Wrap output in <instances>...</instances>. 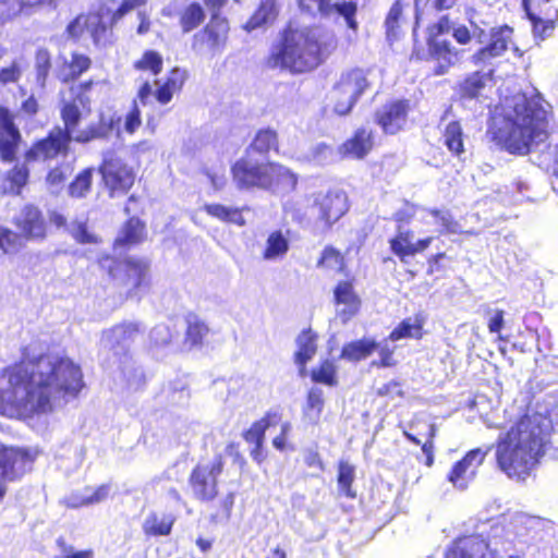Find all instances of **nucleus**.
<instances>
[{
	"instance_id": "nucleus-1",
	"label": "nucleus",
	"mask_w": 558,
	"mask_h": 558,
	"mask_svg": "<svg viewBox=\"0 0 558 558\" xmlns=\"http://www.w3.org/2000/svg\"><path fill=\"white\" fill-rule=\"evenodd\" d=\"M80 365L58 353L25 359L0 376V413L10 418L48 414L83 388Z\"/></svg>"
},
{
	"instance_id": "nucleus-2",
	"label": "nucleus",
	"mask_w": 558,
	"mask_h": 558,
	"mask_svg": "<svg viewBox=\"0 0 558 558\" xmlns=\"http://www.w3.org/2000/svg\"><path fill=\"white\" fill-rule=\"evenodd\" d=\"M549 117L542 99L518 93L495 107L486 135L498 148L525 156L549 138Z\"/></svg>"
},
{
	"instance_id": "nucleus-3",
	"label": "nucleus",
	"mask_w": 558,
	"mask_h": 558,
	"mask_svg": "<svg viewBox=\"0 0 558 558\" xmlns=\"http://www.w3.org/2000/svg\"><path fill=\"white\" fill-rule=\"evenodd\" d=\"M554 432L548 415L526 411L495 442L498 469L509 478L524 481L545 456Z\"/></svg>"
},
{
	"instance_id": "nucleus-4",
	"label": "nucleus",
	"mask_w": 558,
	"mask_h": 558,
	"mask_svg": "<svg viewBox=\"0 0 558 558\" xmlns=\"http://www.w3.org/2000/svg\"><path fill=\"white\" fill-rule=\"evenodd\" d=\"M338 48L333 33L314 34L286 28L281 34V68L292 73L310 72L324 63Z\"/></svg>"
},
{
	"instance_id": "nucleus-5",
	"label": "nucleus",
	"mask_w": 558,
	"mask_h": 558,
	"mask_svg": "<svg viewBox=\"0 0 558 558\" xmlns=\"http://www.w3.org/2000/svg\"><path fill=\"white\" fill-rule=\"evenodd\" d=\"M253 150L266 155L264 159L239 160L232 168L233 179L241 189L250 186L268 187L278 175V167L272 157L278 156L279 140L276 131H259L252 144Z\"/></svg>"
},
{
	"instance_id": "nucleus-6",
	"label": "nucleus",
	"mask_w": 558,
	"mask_h": 558,
	"mask_svg": "<svg viewBox=\"0 0 558 558\" xmlns=\"http://www.w3.org/2000/svg\"><path fill=\"white\" fill-rule=\"evenodd\" d=\"M81 116V110L75 101L63 104L61 118L64 123V130L62 131L69 141L88 143L94 140L107 138L121 120L117 114L106 116L101 113L97 123L89 124L84 130H77Z\"/></svg>"
},
{
	"instance_id": "nucleus-7",
	"label": "nucleus",
	"mask_w": 558,
	"mask_h": 558,
	"mask_svg": "<svg viewBox=\"0 0 558 558\" xmlns=\"http://www.w3.org/2000/svg\"><path fill=\"white\" fill-rule=\"evenodd\" d=\"M140 333V324L123 323L104 331L100 340L101 348L112 352L114 357L112 364L118 363V367L123 376L126 377L129 385H132L131 373L133 372V365L128 351L130 344L138 337ZM134 372H136V369H134Z\"/></svg>"
},
{
	"instance_id": "nucleus-8",
	"label": "nucleus",
	"mask_w": 558,
	"mask_h": 558,
	"mask_svg": "<svg viewBox=\"0 0 558 558\" xmlns=\"http://www.w3.org/2000/svg\"><path fill=\"white\" fill-rule=\"evenodd\" d=\"M367 74L368 71L361 68H352L341 73L332 88L336 114H349L362 95L371 88Z\"/></svg>"
},
{
	"instance_id": "nucleus-9",
	"label": "nucleus",
	"mask_w": 558,
	"mask_h": 558,
	"mask_svg": "<svg viewBox=\"0 0 558 558\" xmlns=\"http://www.w3.org/2000/svg\"><path fill=\"white\" fill-rule=\"evenodd\" d=\"M38 456L35 448L12 447L0 442V501L7 494V482L21 478L31 471Z\"/></svg>"
},
{
	"instance_id": "nucleus-10",
	"label": "nucleus",
	"mask_w": 558,
	"mask_h": 558,
	"mask_svg": "<svg viewBox=\"0 0 558 558\" xmlns=\"http://www.w3.org/2000/svg\"><path fill=\"white\" fill-rule=\"evenodd\" d=\"M222 469L223 463L219 457L207 463L197 464L193 469L189 477V485L195 499L209 502L217 497V480Z\"/></svg>"
},
{
	"instance_id": "nucleus-11",
	"label": "nucleus",
	"mask_w": 558,
	"mask_h": 558,
	"mask_svg": "<svg viewBox=\"0 0 558 558\" xmlns=\"http://www.w3.org/2000/svg\"><path fill=\"white\" fill-rule=\"evenodd\" d=\"M332 304L342 324H348L360 315L363 300L356 290V278L353 275H347L344 279L336 282L332 288Z\"/></svg>"
},
{
	"instance_id": "nucleus-12",
	"label": "nucleus",
	"mask_w": 558,
	"mask_h": 558,
	"mask_svg": "<svg viewBox=\"0 0 558 558\" xmlns=\"http://www.w3.org/2000/svg\"><path fill=\"white\" fill-rule=\"evenodd\" d=\"M105 10L110 12L109 9L99 7L97 12L77 15L65 28L68 38L78 40L86 32L96 46L106 45L109 41L110 33L108 22L105 20Z\"/></svg>"
},
{
	"instance_id": "nucleus-13",
	"label": "nucleus",
	"mask_w": 558,
	"mask_h": 558,
	"mask_svg": "<svg viewBox=\"0 0 558 558\" xmlns=\"http://www.w3.org/2000/svg\"><path fill=\"white\" fill-rule=\"evenodd\" d=\"M412 104L407 98L387 100L374 113V121L386 135L403 132L409 123Z\"/></svg>"
},
{
	"instance_id": "nucleus-14",
	"label": "nucleus",
	"mask_w": 558,
	"mask_h": 558,
	"mask_svg": "<svg viewBox=\"0 0 558 558\" xmlns=\"http://www.w3.org/2000/svg\"><path fill=\"white\" fill-rule=\"evenodd\" d=\"M333 0H295L301 13L315 17L329 16L336 12L342 16L349 29L356 34L359 22L356 20L357 4L354 1L335 2Z\"/></svg>"
},
{
	"instance_id": "nucleus-15",
	"label": "nucleus",
	"mask_w": 558,
	"mask_h": 558,
	"mask_svg": "<svg viewBox=\"0 0 558 558\" xmlns=\"http://www.w3.org/2000/svg\"><path fill=\"white\" fill-rule=\"evenodd\" d=\"M229 23L226 19L213 14L209 23L194 35L192 47L199 53H220L228 41Z\"/></svg>"
},
{
	"instance_id": "nucleus-16",
	"label": "nucleus",
	"mask_w": 558,
	"mask_h": 558,
	"mask_svg": "<svg viewBox=\"0 0 558 558\" xmlns=\"http://www.w3.org/2000/svg\"><path fill=\"white\" fill-rule=\"evenodd\" d=\"M492 448L493 446H488L486 449L473 448L466 451L461 459L453 463L447 474V481L458 489H466Z\"/></svg>"
},
{
	"instance_id": "nucleus-17",
	"label": "nucleus",
	"mask_w": 558,
	"mask_h": 558,
	"mask_svg": "<svg viewBox=\"0 0 558 558\" xmlns=\"http://www.w3.org/2000/svg\"><path fill=\"white\" fill-rule=\"evenodd\" d=\"M314 207L317 209V219L326 228H331L350 209L348 194L341 190H329L325 194H319L314 201Z\"/></svg>"
},
{
	"instance_id": "nucleus-18",
	"label": "nucleus",
	"mask_w": 558,
	"mask_h": 558,
	"mask_svg": "<svg viewBox=\"0 0 558 558\" xmlns=\"http://www.w3.org/2000/svg\"><path fill=\"white\" fill-rule=\"evenodd\" d=\"M186 80V72L174 68L169 73L165 82L160 80L155 81L157 89L154 92L151 85L148 82L142 84L137 92V99L140 104L146 106L155 97L156 100L161 105H167L171 101L173 94L179 92Z\"/></svg>"
},
{
	"instance_id": "nucleus-19",
	"label": "nucleus",
	"mask_w": 558,
	"mask_h": 558,
	"mask_svg": "<svg viewBox=\"0 0 558 558\" xmlns=\"http://www.w3.org/2000/svg\"><path fill=\"white\" fill-rule=\"evenodd\" d=\"M512 36L513 28L507 24L490 28L487 44L472 54L471 62L475 65L489 64L493 59L507 52Z\"/></svg>"
},
{
	"instance_id": "nucleus-20",
	"label": "nucleus",
	"mask_w": 558,
	"mask_h": 558,
	"mask_svg": "<svg viewBox=\"0 0 558 558\" xmlns=\"http://www.w3.org/2000/svg\"><path fill=\"white\" fill-rule=\"evenodd\" d=\"M12 223L24 241H43L47 235V222L40 209L34 205H25L13 217Z\"/></svg>"
},
{
	"instance_id": "nucleus-21",
	"label": "nucleus",
	"mask_w": 558,
	"mask_h": 558,
	"mask_svg": "<svg viewBox=\"0 0 558 558\" xmlns=\"http://www.w3.org/2000/svg\"><path fill=\"white\" fill-rule=\"evenodd\" d=\"M523 9L532 23L534 33L545 35L555 28L558 9L553 0H522Z\"/></svg>"
},
{
	"instance_id": "nucleus-22",
	"label": "nucleus",
	"mask_w": 558,
	"mask_h": 558,
	"mask_svg": "<svg viewBox=\"0 0 558 558\" xmlns=\"http://www.w3.org/2000/svg\"><path fill=\"white\" fill-rule=\"evenodd\" d=\"M69 142L62 129L57 128L52 130L46 138L34 144L26 153L25 159L28 162H48L59 155H66Z\"/></svg>"
},
{
	"instance_id": "nucleus-23",
	"label": "nucleus",
	"mask_w": 558,
	"mask_h": 558,
	"mask_svg": "<svg viewBox=\"0 0 558 558\" xmlns=\"http://www.w3.org/2000/svg\"><path fill=\"white\" fill-rule=\"evenodd\" d=\"M301 187L299 177L289 169L281 170V197H284L283 211L286 218L291 221L302 223L306 220V214L299 201L294 196L301 197Z\"/></svg>"
},
{
	"instance_id": "nucleus-24",
	"label": "nucleus",
	"mask_w": 558,
	"mask_h": 558,
	"mask_svg": "<svg viewBox=\"0 0 558 558\" xmlns=\"http://www.w3.org/2000/svg\"><path fill=\"white\" fill-rule=\"evenodd\" d=\"M100 172L111 196L126 193L134 183V173L120 159H105Z\"/></svg>"
},
{
	"instance_id": "nucleus-25",
	"label": "nucleus",
	"mask_w": 558,
	"mask_h": 558,
	"mask_svg": "<svg viewBox=\"0 0 558 558\" xmlns=\"http://www.w3.org/2000/svg\"><path fill=\"white\" fill-rule=\"evenodd\" d=\"M494 70L474 71L464 75L456 85L454 93L460 101H480L485 96Z\"/></svg>"
},
{
	"instance_id": "nucleus-26",
	"label": "nucleus",
	"mask_w": 558,
	"mask_h": 558,
	"mask_svg": "<svg viewBox=\"0 0 558 558\" xmlns=\"http://www.w3.org/2000/svg\"><path fill=\"white\" fill-rule=\"evenodd\" d=\"M60 0H0V25L25 14L31 15L48 7L56 9Z\"/></svg>"
},
{
	"instance_id": "nucleus-27",
	"label": "nucleus",
	"mask_w": 558,
	"mask_h": 558,
	"mask_svg": "<svg viewBox=\"0 0 558 558\" xmlns=\"http://www.w3.org/2000/svg\"><path fill=\"white\" fill-rule=\"evenodd\" d=\"M21 134L14 125L9 111L0 107V156L5 162H12L15 159Z\"/></svg>"
},
{
	"instance_id": "nucleus-28",
	"label": "nucleus",
	"mask_w": 558,
	"mask_h": 558,
	"mask_svg": "<svg viewBox=\"0 0 558 558\" xmlns=\"http://www.w3.org/2000/svg\"><path fill=\"white\" fill-rule=\"evenodd\" d=\"M374 134L364 126L357 128L338 148L343 158L364 159L374 148Z\"/></svg>"
},
{
	"instance_id": "nucleus-29",
	"label": "nucleus",
	"mask_w": 558,
	"mask_h": 558,
	"mask_svg": "<svg viewBox=\"0 0 558 558\" xmlns=\"http://www.w3.org/2000/svg\"><path fill=\"white\" fill-rule=\"evenodd\" d=\"M428 57L437 62L433 69L434 76H440L450 70L458 58L457 49L447 39L433 40L426 39Z\"/></svg>"
},
{
	"instance_id": "nucleus-30",
	"label": "nucleus",
	"mask_w": 558,
	"mask_h": 558,
	"mask_svg": "<svg viewBox=\"0 0 558 558\" xmlns=\"http://www.w3.org/2000/svg\"><path fill=\"white\" fill-rule=\"evenodd\" d=\"M111 492L109 484L97 487L86 486L63 497L61 502L68 508H80L105 501Z\"/></svg>"
},
{
	"instance_id": "nucleus-31",
	"label": "nucleus",
	"mask_w": 558,
	"mask_h": 558,
	"mask_svg": "<svg viewBox=\"0 0 558 558\" xmlns=\"http://www.w3.org/2000/svg\"><path fill=\"white\" fill-rule=\"evenodd\" d=\"M126 275L125 286L133 295H138L148 284V263L144 259L128 258L119 265Z\"/></svg>"
},
{
	"instance_id": "nucleus-32",
	"label": "nucleus",
	"mask_w": 558,
	"mask_h": 558,
	"mask_svg": "<svg viewBox=\"0 0 558 558\" xmlns=\"http://www.w3.org/2000/svg\"><path fill=\"white\" fill-rule=\"evenodd\" d=\"M58 61L57 76L62 82H69L77 78L82 73L89 69L92 63L89 57L80 52H73L71 60L59 54Z\"/></svg>"
},
{
	"instance_id": "nucleus-33",
	"label": "nucleus",
	"mask_w": 558,
	"mask_h": 558,
	"mask_svg": "<svg viewBox=\"0 0 558 558\" xmlns=\"http://www.w3.org/2000/svg\"><path fill=\"white\" fill-rule=\"evenodd\" d=\"M425 316L416 313L412 317L402 319L389 333L390 341H399L404 338H413L420 340L424 337Z\"/></svg>"
},
{
	"instance_id": "nucleus-34",
	"label": "nucleus",
	"mask_w": 558,
	"mask_h": 558,
	"mask_svg": "<svg viewBox=\"0 0 558 558\" xmlns=\"http://www.w3.org/2000/svg\"><path fill=\"white\" fill-rule=\"evenodd\" d=\"M317 338V333L311 328L303 330L298 338V350L294 353V362L301 374L305 373L307 363L316 354Z\"/></svg>"
},
{
	"instance_id": "nucleus-35",
	"label": "nucleus",
	"mask_w": 558,
	"mask_h": 558,
	"mask_svg": "<svg viewBox=\"0 0 558 558\" xmlns=\"http://www.w3.org/2000/svg\"><path fill=\"white\" fill-rule=\"evenodd\" d=\"M378 349L374 339L362 338L345 343L340 352V359L359 362L371 356Z\"/></svg>"
},
{
	"instance_id": "nucleus-36",
	"label": "nucleus",
	"mask_w": 558,
	"mask_h": 558,
	"mask_svg": "<svg viewBox=\"0 0 558 558\" xmlns=\"http://www.w3.org/2000/svg\"><path fill=\"white\" fill-rule=\"evenodd\" d=\"M441 137L444 145L452 156L461 157L465 153L464 132L460 121H450L445 126Z\"/></svg>"
},
{
	"instance_id": "nucleus-37",
	"label": "nucleus",
	"mask_w": 558,
	"mask_h": 558,
	"mask_svg": "<svg viewBox=\"0 0 558 558\" xmlns=\"http://www.w3.org/2000/svg\"><path fill=\"white\" fill-rule=\"evenodd\" d=\"M175 522V517L171 513L158 514L149 513L143 522V531L149 536H168L171 533Z\"/></svg>"
},
{
	"instance_id": "nucleus-38",
	"label": "nucleus",
	"mask_w": 558,
	"mask_h": 558,
	"mask_svg": "<svg viewBox=\"0 0 558 558\" xmlns=\"http://www.w3.org/2000/svg\"><path fill=\"white\" fill-rule=\"evenodd\" d=\"M311 380L327 387H336L339 383L338 366L332 359H323L310 372Z\"/></svg>"
},
{
	"instance_id": "nucleus-39",
	"label": "nucleus",
	"mask_w": 558,
	"mask_h": 558,
	"mask_svg": "<svg viewBox=\"0 0 558 558\" xmlns=\"http://www.w3.org/2000/svg\"><path fill=\"white\" fill-rule=\"evenodd\" d=\"M316 266L328 271L335 270L338 274H347L348 270L344 254L332 245H326L323 248Z\"/></svg>"
},
{
	"instance_id": "nucleus-40",
	"label": "nucleus",
	"mask_w": 558,
	"mask_h": 558,
	"mask_svg": "<svg viewBox=\"0 0 558 558\" xmlns=\"http://www.w3.org/2000/svg\"><path fill=\"white\" fill-rule=\"evenodd\" d=\"M355 480V466L348 460H339L337 463V484L339 493L347 498H356V490L353 488Z\"/></svg>"
},
{
	"instance_id": "nucleus-41",
	"label": "nucleus",
	"mask_w": 558,
	"mask_h": 558,
	"mask_svg": "<svg viewBox=\"0 0 558 558\" xmlns=\"http://www.w3.org/2000/svg\"><path fill=\"white\" fill-rule=\"evenodd\" d=\"M244 208L230 207L221 204H206L204 210L211 217L227 223H233L239 227L245 225V219L242 216Z\"/></svg>"
},
{
	"instance_id": "nucleus-42",
	"label": "nucleus",
	"mask_w": 558,
	"mask_h": 558,
	"mask_svg": "<svg viewBox=\"0 0 558 558\" xmlns=\"http://www.w3.org/2000/svg\"><path fill=\"white\" fill-rule=\"evenodd\" d=\"M412 239L413 232L411 230H398L397 233L389 239L390 251L402 264H407L411 258V247L414 243Z\"/></svg>"
},
{
	"instance_id": "nucleus-43",
	"label": "nucleus",
	"mask_w": 558,
	"mask_h": 558,
	"mask_svg": "<svg viewBox=\"0 0 558 558\" xmlns=\"http://www.w3.org/2000/svg\"><path fill=\"white\" fill-rule=\"evenodd\" d=\"M276 17V0H262L258 10L255 14L247 21L244 28L247 32L256 29L264 24L274 21Z\"/></svg>"
},
{
	"instance_id": "nucleus-44",
	"label": "nucleus",
	"mask_w": 558,
	"mask_h": 558,
	"mask_svg": "<svg viewBox=\"0 0 558 558\" xmlns=\"http://www.w3.org/2000/svg\"><path fill=\"white\" fill-rule=\"evenodd\" d=\"M205 20V11L198 2H192L181 13L180 25L183 33H190Z\"/></svg>"
},
{
	"instance_id": "nucleus-45",
	"label": "nucleus",
	"mask_w": 558,
	"mask_h": 558,
	"mask_svg": "<svg viewBox=\"0 0 558 558\" xmlns=\"http://www.w3.org/2000/svg\"><path fill=\"white\" fill-rule=\"evenodd\" d=\"M34 69L36 83L40 88L46 87L47 78L51 70V53L47 48L40 47L35 52Z\"/></svg>"
},
{
	"instance_id": "nucleus-46",
	"label": "nucleus",
	"mask_w": 558,
	"mask_h": 558,
	"mask_svg": "<svg viewBox=\"0 0 558 558\" xmlns=\"http://www.w3.org/2000/svg\"><path fill=\"white\" fill-rule=\"evenodd\" d=\"M428 215L436 219V221L441 226L440 233L447 234H468L471 235L473 232L471 231H462L459 222L453 219L452 215L449 210L438 209V208H429L427 209Z\"/></svg>"
},
{
	"instance_id": "nucleus-47",
	"label": "nucleus",
	"mask_w": 558,
	"mask_h": 558,
	"mask_svg": "<svg viewBox=\"0 0 558 558\" xmlns=\"http://www.w3.org/2000/svg\"><path fill=\"white\" fill-rule=\"evenodd\" d=\"M144 238V225L137 218H131L119 236L116 240V243L119 244H136L140 243Z\"/></svg>"
},
{
	"instance_id": "nucleus-48",
	"label": "nucleus",
	"mask_w": 558,
	"mask_h": 558,
	"mask_svg": "<svg viewBox=\"0 0 558 558\" xmlns=\"http://www.w3.org/2000/svg\"><path fill=\"white\" fill-rule=\"evenodd\" d=\"M403 15V4L400 0H396L385 19L386 35L388 39H395L401 27V21Z\"/></svg>"
},
{
	"instance_id": "nucleus-49",
	"label": "nucleus",
	"mask_w": 558,
	"mask_h": 558,
	"mask_svg": "<svg viewBox=\"0 0 558 558\" xmlns=\"http://www.w3.org/2000/svg\"><path fill=\"white\" fill-rule=\"evenodd\" d=\"M146 0H122L119 8L113 10L112 8L108 7L107 4H104L102 7L110 10L108 12L105 10V20L108 17V26H113L118 21H120L125 14L130 13L133 10H138L145 7Z\"/></svg>"
},
{
	"instance_id": "nucleus-50",
	"label": "nucleus",
	"mask_w": 558,
	"mask_h": 558,
	"mask_svg": "<svg viewBox=\"0 0 558 558\" xmlns=\"http://www.w3.org/2000/svg\"><path fill=\"white\" fill-rule=\"evenodd\" d=\"M23 240L20 232H14L0 225V251L2 255L20 251L23 247Z\"/></svg>"
},
{
	"instance_id": "nucleus-51",
	"label": "nucleus",
	"mask_w": 558,
	"mask_h": 558,
	"mask_svg": "<svg viewBox=\"0 0 558 558\" xmlns=\"http://www.w3.org/2000/svg\"><path fill=\"white\" fill-rule=\"evenodd\" d=\"M162 64L163 60L160 53L154 50H147L134 62V69L138 71H147L153 75H157L161 72Z\"/></svg>"
},
{
	"instance_id": "nucleus-52",
	"label": "nucleus",
	"mask_w": 558,
	"mask_h": 558,
	"mask_svg": "<svg viewBox=\"0 0 558 558\" xmlns=\"http://www.w3.org/2000/svg\"><path fill=\"white\" fill-rule=\"evenodd\" d=\"M208 333V327L196 316L187 317L185 343L191 347L198 345Z\"/></svg>"
},
{
	"instance_id": "nucleus-53",
	"label": "nucleus",
	"mask_w": 558,
	"mask_h": 558,
	"mask_svg": "<svg viewBox=\"0 0 558 558\" xmlns=\"http://www.w3.org/2000/svg\"><path fill=\"white\" fill-rule=\"evenodd\" d=\"M93 173V168L84 169L81 173H78L75 180L69 186V194L76 198L86 196V194L90 191Z\"/></svg>"
},
{
	"instance_id": "nucleus-54",
	"label": "nucleus",
	"mask_w": 558,
	"mask_h": 558,
	"mask_svg": "<svg viewBox=\"0 0 558 558\" xmlns=\"http://www.w3.org/2000/svg\"><path fill=\"white\" fill-rule=\"evenodd\" d=\"M173 332L170 326L165 324L156 325L149 331V345L151 350H159L171 344Z\"/></svg>"
},
{
	"instance_id": "nucleus-55",
	"label": "nucleus",
	"mask_w": 558,
	"mask_h": 558,
	"mask_svg": "<svg viewBox=\"0 0 558 558\" xmlns=\"http://www.w3.org/2000/svg\"><path fill=\"white\" fill-rule=\"evenodd\" d=\"M269 426V418H263L256 422L244 435V438L247 442L255 444L256 447L252 450V456L257 461H259V446L264 433Z\"/></svg>"
},
{
	"instance_id": "nucleus-56",
	"label": "nucleus",
	"mask_w": 558,
	"mask_h": 558,
	"mask_svg": "<svg viewBox=\"0 0 558 558\" xmlns=\"http://www.w3.org/2000/svg\"><path fill=\"white\" fill-rule=\"evenodd\" d=\"M8 180L10 181V187H3L2 192L20 194L21 189L27 183L28 170L25 166H15L10 172H8Z\"/></svg>"
},
{
	"instance_id": "nucleus-57",
	"label": "nucleus",
	"mask_w": 558,
	"mask_h": 558,
	"mask_svg": "<svg viewBox=\"0 0 558 558\" xmlns=\"http://www.w3.org/2000/svg\"><path fill=\"white\" fill-rule=\"evenodd\" d=\"M234 505L233 493L227 494L219 500L217 509L211 512L210 520L214 523H226L229 521Z\"/></svg>"
},
{
	"instance_id": "nucleus-58",
	"label": "nucleus",
	"mask_w": 558,
	"mask_h": 558,
	"mask_svg": "<svg viewBox=\"0 0 558 558\" xmlns=\"http://www.w3.org/2000/svg\"><path fill=\"white\" fill-rule=\"evenodd\" d=\"M25 70V65L22 59H16L7 66L0 69V84L5 85L9 83H16Z\"/></svg>"
},
{
	"instance_id": "nucleus-59",
	"label": "nucleus",
	"mask_w": 558,
	"mask_h": 558,
	"mask_svg": "<svg viewBox=\"0 0 558 558\" xmlns=\"http://www.w3.org/2000/svg\"><path fill=\"white\" fill-rule=\"evenodd\" d=\"M374 393L376 397L385 398L388 400H393L395 398H403L405 396V392L402 388V383L397 379L385 383L378 387Z\"/></svg>"
},
{
	"instance_id": "nucleus-60",
	"label": "nucleus",
	"mask_w": 558,
	"mask_h": 558,
	"mask_svg": "<svg viewBox=\"0 0 558 558\" xmlns=\"http://www.w3.org/2000/svg\"><path fill=\"white\" fill-rule=\"evenodd\" d=\"M71 171L72 169L69 165H62L51 169L46 178L47 184L53 192L59 191Z\"/></svg>"
},
{
	"instance_id": "nucleus-61",
	"label": "nucleus",
	"mask_w": 558,
	"mask_h": 558,
	"mask_svg": "<svg viewBox=\"0 0 558 558\" xmlns=\"http://www.w3.org/2000/svg\"><path fill=\"white\" fill-rule=\"evenodd\" d=\"M452 29V22L449 15L445 14L427 27L426 39L440 40L439 37Z\"/></svg>"
},
{
	"instance_id": "nucleus-62",
	"label": "nucleus",
	"mask_w": 558,
	"mask_h": 558,
	"mask_svg": "<svg viewBox=\"0 0 558 558\" xmlns=\"http://www.w3.org/2000/svg\"><path fill=\"white\" fill-rule=\"evenodd\" d=\"M324 393L319 388H312L306 395V412H314L316 416H319L324 409Z\"/></svg>"
},
{
	"instance_id": "nucleus-63",
	"label": "nucleus",
	"mask_w": 558,
	"mask_h": 558,
	"mask_svg": "<svg viewBox=\"0 0 558 558\" xmlns=\"http://www.w3.org/2000/svg\"><path fill=\"white\" fill-rule=\"evenodd\" d=\"M416 206L413 204H405L392 215V220L396 222L398 230L404 225H409L415 217Z\"/></svg>"
},
{
	"instance_id": "nucleus-64",
	"label": "nucleus",
	"mask_w": 558,
	"mask_h": 558,
	"mask_svg": "<svg viewBox=\"0 0 558 558\" xmlns=\"http://www.w3.org/2000/svg\"><path fill=\"white\" fill-rule=\"evenodd\" d=\"M140 100L136 98L133 101L132 110L126 114L124 121V130L129 134H133L142 124L141 111L138 108Z\"/></svg>"
}]
</instances>
